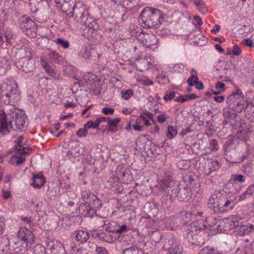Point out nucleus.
Here are the masks:
<instances>
[{"label":"nucleus","mask_w":254,"mask_h":254,"mask_svg":"<svg viewBox=\"0 0 254 254\" xmlns=\"http://www.w3.org/2000/svg\"><path fill=\"white\" fill-rule=\"evenodd\" d=\"M11 115L12 119L9 124L5 113L3 110H0V132L3 135L9 132V127L15 130H21L25 127L26 118L25 114L20 111H13Z\"/></svg>","instance_id":"f257e3e1"},{"label":"nucleus","mask_w":254,"mask_h":254,"mask_svg":"<svg viewBox=\"0 0 254 254\" xmlns=\"http://www.w3.org/2000/svg\"><path fill=\"white\" fill-rule=\"evenodd\" d=\"M139 18L144 28H157L163 22L164 15L159 9L147 7L140 13Z\"/></svg>","instance_id":"f03ea898"},{"label":"nucleus","mask_w":254,"mask_h":254,"mask_svg":"<svg viewBox=\"0 0 254 254\" xmlns=\"http://www.w3.org/2000/svg\"><path fill=\"white\" fill-rule=\"evenodd\" d=\"M72 10L71 16H73V13H75L76 20L82 24V35L88 39L94 37L99 28V24L96 21L92 20L91 18L86 17L84 12L87 13V11H77L74 6L72 8Z\"/></svg>","instance_id":"7ed1b4c3"},{"label":"nucleus","mask_w":254,"mask_h":254,"mask_svg":"<svg viewBox=\"0 0 254 254\" xmlns=\"http://www.w3.org/2000/svg\"><path fill=\"white\" fill-rule=\"evenodd\" d=\"M226 104L228 109L238 113L242 112L246 107V101L242 92L240 89L233 92L227 97Z\"/></svg>","instance_id":"20e7f679"},{"label":"nucleus","mask_w":254,"mask_h":254,"mask_svg":"<svg viewBox=\"0 0 254 254\" xmlns=\"http://www.w3.org/2000/svg\"><path fill=\"white\" fill-rule=\"evenodd\" d=\"M186 185L181 183L178 185L179 187V190L178 191V196L177 197L180 201H187L189 200L191 195V188L193 185L195 183L191 179L190 176H186L184 178Z\"/></svg>","instance_id":"39448f33"},{"label":"nucleus","mask_w":254,"mask_h":254,"mask_svg":"<svg viewBox=\"0 0 254 254\" xmlns=\"http://www.w3.org/2000/svg\"><path fill=\"white\" fill-rule=\"evenodd\" d=\"M20 28L27 36L33 38L36 35L37 26L35 22L26 15L20 17L18 20Z\"/></svg>","instance_id":"423d86ee"},{"label":"nucleus","mask_w":254,"mask_h":254,"mask_svg":"<svg viewBox=\"0 0 254 254\" xmlns=\"http://www.w3.org/2000/svg\"><path fill=\"white\" fill-rule=\"evenodd\" d=\"M224 195L219 191H215L209 197L207 206L211 211L214 213H219L220 204L222 200H223Z\"/></svg>","instance_id":"0eeeda50"},{"label":"nucleus","mask_w":254,"mask_h":254,"mask_svg":"<svg viewBox=\"0 0 254 254\" xmlns=\"http://www.w3.org/2000/svg\"><path fill=\"white\" fill-rule=\"evenodd\" d=\"M238 202L237 195L235 194L228 195L226 198L224 196L223 200H222L220 204L219 213H223L232 210Z\"/></svg>","instance_id":"6e6552de"},{"label":"nucleus","mask_w":254,"mask_h":254,"mask_svg":"<svg viewBox=\"0 0 254 254\" xmlns=\"http://www.w3.org/2000/svg\"><path fill=\"white\" fill-rule=\"evenodd\" d=\"M116 174L118 180L122 183L127 184L132 180L130 170L125 165H119L116 169Z\"/></svg>","instance_id":"1a4fd4ad"},{"label":"nucleus","mask_w":254,"mask_h":254,"mask_svg":"<svg viewBox=\"0 0 254 254\" xmlns=\"http://www.w3.org/2000/svg\"><path fill=\"white\" fill-rule=\"evenodd\" d=\"M16 67L25 72H32L35 68L34 61L28 58H22L15 64Z\"/></svg>","instance_id":"9d476101"},{"label":"nucleus","mask_w":254,"mask_h":254,"mask_svg":"<svg viewBox=\"0 0 254 254\" xmlns=\"http://www.w3.org/2000/svg\"><path fill=\"white\" fill-rule=\"evenodd\" d=\"M194 228L190 225L185 231L184 236L189 243L194 245H199L200 244V242L199 241V239H200V237L198 235V232L195 230Z\"/></svg>","instance_id":"9b49d317"},{"label":"nucleus","mask_w":254,"mask_h":254,"mask_svg":"<svg viewBox=\"0 0 254 254\" xmlns=\"http://www.w3.org/2000/svg\"><path fill=\"white\" fill-rule=\"evenodd\" d=\"M17 236L18 238L25 243L26 248L28 247V244L35 242V237L33 233L25 227H21L19 229Z\"/></svg>","instance_id":"f8f14e48"},{"label":"nucleus","mask_w":254,"mask_h":254,"mask_svg":"<svg viewBox=\"0 0 254 254\" xmlns=\"http://www.w3.org/2000/svg\"><path fill=\"white\" fill-rule=\"evenodd\" d=\"M140 42L146 47L151 48L158 43L157 37L152 34L142 33L138 36Z\"/></svg>","instance_id":"ddd939ff"},{"label":"nucleus","mask_w":254,"mask_h":254,"mask_svg":"<svg viewBox=\"0 0 254 254\" xmlns=\"http://www.w3.org/2000/svg\"><path fill=\"white\" fill-rule=\"evenodd\" d=\"M17 92L18 86L16 83L15 81L11 80L5 92L3 93V94L1 95V97L2 99H4V97H5L7 99H4V102L7 104H9L10 103V99L16 94Z\"/></svg>","instance_id":"4468645a"},{"label":"nucleus","mask_w":254,"mask_h":254,"mask_svg":"<svg viewBox=\"0 0 254 254\" xmlns=\"http://www.w3.org/2000/svg\"><path fill=\"white\" fill-rule=\"evenodd\" d=\"M47 246L52 254H65L64 248L60 242L49 241L47 242Z\"/></svg>","instance_id":"2eb2a0df"},{"label":"nucleus","mask_w":254,"mask_h":254,"mask_svg":"<svg viewBox=\"0 0 254 254\" xmlns=\"http://www.w3.org/2000/svg\"><path fill=\"white\" fill-rule=\"evenodd\" d=\"M209 221V229L221 232L223 230L226 231V223L223 220L212 218Z\"/></svg>","instance_id":"dca6fc26"},{"label":"nucleus","mask_w":254,"mask_h":254,"mask_svg":"<svg viewBox=\"0 0 254 254\" xmlns=\"http://www.w3.org/2000/svg\"><path fill=\"white\" fill-rule=\"evenodd\" d=\"M242 222L240 217L237 215H231L226 220V228L229 227V229H235L236 231Z\"/></svg>","instance_id":"f3484780"},{"label":"nucleus","mask_w":254,"mask_h":254,"mask_svg":"<svg viewBox=\"0 0 254 254\" xmlns=\"http://www.w3.org/2000/svg\"><path fill=\"white\" fill-rule=\"evenodd\" d=\"M254 228V225L246 222H242L235 231L238 235L244 236L249 234Z\"/></svg>","instance_id":"a211bd4d"},{"label":"nucleus","mask_w":254,"mask_h":254,"mask_svg":"<svg viewBox=\"0 0 254 254\" xmlns=\"http://www.w3.org/2000/svg\"><path fill=\"white\" fill-rule=\"evenodd\" d=\"M40 64L42 67L45 70V71L49 73V74L52 76L55 79H59L60 77L59 74L57 72L55 71L53 68L51 67L50 64H49L45 58L42 57H41Z\"/></svg>","instance_id":"6ab92c4d"},{"label":"nucleus","mask_w":254,"mask_h":254,"mask_svg":"<svg viewBox=\"0 0 254 254\" xmlns=\"http://www.w3.org/2000/svg\"><path fill=\"white\" fill-rule=\"evenodd\" d=\"M211 218H207L205 221L203 219H199L196 221L191 223L190 226L194 227L195 230L198 232L206 229H209V221H210Z\"/></svg>","instance_id":"aec40b11"},{"label":"nucleus","mask_w":254,"mask_h":254,"mask_svg":"<svg viewBox=\"0 0 254 254\" xmlns=\"http://www.w3.org/2000/svg\"><path fill=\"white\" fill-rule=\"evenodd\" d=\"M96 196V195L93 192L86 189L84 190H82L81 192V198L83 203H86L87 205L91 204L92 201H93V199L95 200Z\"/></svg>","instance_id":"412c9836"},{"label":"nucleus","mask_w":254,"mask_h":254,"mask_svg":"<svg viewBox=\"0 0 254 254\" xmlns=\"http://www.w3.org/2000/svg\"><path fill=\"white\" fill-rule=\"evenodd\" d=\"M170 246L168 254H182V247L178 244L177 241L173 238L170 239L168 242Z\"/></svg>","instance_id":"4be33fe9"},{"label":"nucleus","mask_w":254,"mask_h":254,"mask_svg":"<svg viewBox=\"0 0 254 254\" xmlns=\"http://www.w3.org/2000/svg\"><path fill=\"white\" fill-rule=\"evenodd\" d=\"M96 236L99 240L108 243H113L116 240L114 234L110 232L98 233L96 234Z\"/></svg>","instance_id":"5701e85b"},{"label":"nucleus","mask_w":254,"mask_h":254,"mask_svg":"<svg viewBox=\"0 0 254 254\" xmlns=\"http://www.w3.org/2000/svg\"><path fill=\"white\" fill-rule=\"evenodd\" d=\"M45 183V179L42 175L33 174L31 185L34 188H40Z\"/></svg>","instance_id":"b1692460"},{"label":"nucleus","mask_w":254,"mask_h":254,"mask_svg":"<svg viewBox=\"0 0 254 254\" xmlns=\"http://www.w3.org/2000/svg\"><path fill=\"white\" fill-rule=\"evenodd\" d=\"M79 213L83 216H92L95 213L93 212L91 207L86 203H82L78 207Z\"/></svg>","instance_id":"393cba45"},{"label":"nucleus","mask_w":254,"mask_h":254,"mask_svg":"<svg viewBox=\"0 0 254 254\" xmlns=\"http://www.w3.org/2000/svg\"><path fill=\"white\" fill-rule=\"evenodd\" d=\"M75 238L76 241L84 243L89 239V233L85 230H78L74 232Z\"/></svg>","instance_id":"a878e982"},{"label":"nucleus","mask_w":254,"mask_h":254,"mask_svg":"<svg viewBox=\"0 0 254 254\" xmlns=\"http://www.w3.org/2000/svg\"><path fill=\"white\" fill-rule=\"evenodd\" d=\"M165 190V193L167 195L170 196V198L177 197L178 196V191L179 190V187L178 185L175 186H168L166 189L163 188Z\"/></svg>","instance_id":"bb28decb"},{"label":"nucleus","mask_w":254,"mask_h":254,"mask_svg":"<svg viewBox=\"0 0 254 254\" xmlns=\"http://www.w3.org/2000/svg\"><path fill=\"white\" fill-rule=\"evenodd\" d=\"M136 69L143 71L148 68V62L144 58H138L135 61Z\"/></svg>","instance_id":"cd10ccee"},{"label":"nucleus","mask_w":254,"mask_h":254,"mask_svg":"<svg viewBox=\"0 0 254 254\" xmlns=\"http://www.w3.org/2000/svg\"><path fill=\"white\" fill-rule=\"evenodd\" d=\"M250 28L246 24H238V22L235 25V27L233 28V31L238 32L239 34H244L248 32H250Z\"/></svg>","instance_id":"c85d7f7f"},{"label":"nucleus","mask_w":254,"mask_h":254,"mask_svg":"<svg viewBox=\"0 0 254 254\" xmlns=\"http://www.w3.org/2000/svg\"><path fill=\"white\" fill-rule=\"evenodd\" d=\"M192 218V213L190 212L183 211L181 212L179 216V219L181 223L186 224L189 222Z\"/></svg>","instance_id":"c756f323"},{"label":"nucleus","mask_w":254,"mask_h":254,"mask_svg":"<svg viewBox=\"0 0 254 254\" xmlns=\"http://www.w3.org/2000/svg\"><path fill=\"white\" fill-rule=\"evenodd\" d=\"M243 172L246 175L250 178L254 177V164L251 163H247L244 166Z\"/></svg>","instance_id":"7c9ffc66"},{"label":"nucleus","mask_w":254,"mask_h":254,"mask_svg":"<svg viewBox=\"0 0 254 254\" xmlns=\"http://www.w3.org/2000/svg\"><path fill=\"white\" fill-rule=\"evenodd\" d=\"M23 139V136H20L17 139V145L14 146V149L19 154H26L27 152V148L22 146L20 143Z\"/></svg>","instance_id":"2f4dec72"},{"label":"nucleus","mask_w":254,"mask_h":254,"mask_svg":"<svg viewBox=\"0 0 254 254\" xmlns=\"http://www.w3.org/2000/svg\"><path fill=\"white\" fill-rule=\"evenodd\" d=\"M89 205L90 206V207H91V209L95 213L101 207L102 203L101 200H100V199L96 196L95 197V200L93 199V201H92L91 204H90Z\"/></svg>","instance_id":"473e14b6"},{"label":"nucleus","mask_w":254,"mask_h":254,"mask_svg":"<svg viewBox=\"0 0 254 254\" xmlns=\"http://www.w3.org/2000/svg\"><path fill=\"white\" fill-rule=\"evenodd\" d=\"M91 49V48H87L86 46L82 47L79 54V56L86 61L88 60H90Z\"/></svg>","instance_id":"72a5a7b5"},{"label":"nucleus","mask_w":254,"mask_h":254,"mask_svg":"<svg viewBox=\"0 0 254 254\" xmlns=\"http://www.w3.org/2000/svg\"><path fill=\"white\" fill-rule=\"evenodd\" d=\"M253 189H254V185L250 186L246 191L239 196V199L238 200V202L246 199L247 197H250L253 193L252 190Z\"/></svg>","instance_id":"f704fd0d"},{"label":"nucleus","mask_w":254,"mask_h":254,"mask_svg":"<svg viewBox=\"0 0 254 254\" xmlns=\"http://www.w3.org/2000/svg\"><path fill=\"white\" fill-rule=\"evenodd\" d=\"M143 254V251L132 246L124 250L122 254Z\"/></svg>","instance_id":"c9c22d12"},{"label":"nucleus","mask_w":254,"mask_h":254,"mask_svg":"<svg viewBox=\"0 0 254 254\" xmlns=\"http://www.w3.org/2000/svg\"><path fill=\"white\" fill-rule=\"evenodd\" d=\"M49 58L51 61L57 64H59L63 60V58L62 56L54 51L50 53Z\"/></svg>","instance_id":"e433bc0d"},{"label":"nucleus","mask_w":254,"mask_h":254,"mask_svg":"<svg viewBox=\"0 0 254 254\" xmlns=\"http://www.w3.org/2000/svg\"><path fill=\"white\" fill-rule=\"evenodd\" d=\"M101 54L99 53L97 48H93L90 49V60L96 61L100 59Z\"/></svg>","instance_id":"4c0bfd02"},{"label":"nucleus","mask_w":254,"mask_h":254,"mask_svg":"<svg viewBox=\"0 0 254 254\" xmlns=\"http://www.w3.org/2000/svg\"><path fill=\"white\" fill-rule=\"evenodd\" d=\"M55 42L61 47H63L64 49H67L69 46V42L65 40L63 38H58L56 40H55Z\"/></svg>","instance_id":"58836bf2"},{"label":"nucleus","mask_w":254,"mask_h":254,"mask_svg":"<svg viewBox=\"0 0 254 254\" xmlns=\"http://www.w3.org/2000/svg\"><path fill=\"white\" fill-rule=\"evenodd\" d=\"M177 130L173 126H169L168 127L167 137L170 139L173 138L177 134Z\"/></svg>","instance_id":"ea45409f"},{"label":"nucleus","mask_w":254,"mask_h":254,"mask_svg":"<svg viewBox=\"0 0 254 254\" xmlns=\"http://www.w3.org/2000/svg\"><path fill=\"white\" fill-rule=\"evenodd\" d=\"M247 102L248 104H252L254 106V92L251 90L247 91L246 93Z\"/></svg>","instance_id":"a19ab883"},{"label":"nucleus","mask_w":254,"mask_h":254,"mask_svg":"<svg viewBox=\"0 0 254 254\" xmlns=\"http://www.w3.org/2000/svg\"><path fill=\"white\" fill-rule=\"evenodd\" d=\"M35 254H46L45 248L41 244H37L34 248Z\"/></svg>","instance_id":"79ce46f5"},{"label":"nucleus","mask_w":254,"mask_h":254,"mask_svg":"<svg viewBox=\"0 0 254 254\" xmlns=\"http://www.w3.org/2000/svg\"><path fill=\"white\" fill-rule=\"evenodd\" d=\"M199 254H222L218 251L213 249H208L207 248L202 249Z\"/></svg>","instance_id":"37998d69"},{"label":"nucleus","mask_w":254,"mask_h":254,"mask_svg":"<svg viewBox=\"0 0 254 254\" xmlns=\"http://www.w3.org/2000/svg\"><path fill=\"white\" fill-rule=\"evenodd\" d=\"M98 247L93 242H88L86 246V250L88 252V253H90L91 254H94L95 251L97 250V249Z\"/></svg>","instance_id":"c03bdc74"},{"label":"nucleus","mask_w":254,"mask_h":254,"mask_svg":"<svg viewBox=\"0 0 254 254\" xmlns=\"http://www.w3.org/2000/svg\"><path fill=\"white\" fill-rule=\"evenodd\" d=\"M142 122H143V124L145 126H150L151 125V123L143 114H141L136 120V123L138 124H141Z\"/></svg>","instance_id":"a18cd8bd"},{"label":"nucleus","mask_w":254,"mask_h":254,"mask_svg":"<svg viewBox=\"0 0 254 254\" xmlns=\"http://www.w3.org/2000/svg\"><path fill=\"white\" fill-rule=\"evenodd\" d=\"M241 53L242 50L240 47L237 45H235L233 47L231 52H229L227 53V55H231L232 54L233 56H239L241 55Z\"/></svg>","instance_id":"49530a36"},{"label":"nucleus","mask_w":254,"mask_h":254,"mask_svg":"<svg viewBox=\"0 0 254 254\" xmlns=\"http://www.w3.org/2000/svg\"><path fill=\"white\" fill-rule=\"evenodd\" d=\"M74 70L75 69L73 66L70 65H67L64 67V72L66 75L72 77L74 74Z\"/></svg>","instance_id":"de8ad7c7"},{"label":"nucleus","mask_w":254,"mask_h":254,"mask_svg":"<svg viewBox=\"0 0 254 254\" xmlns=\"http://www.w3.org/2000/svg\"><path fill=\"white\" fill-rule=\"evenodd\" d=\"M231 179L234 182L243 183L245 181V177L241 174H235L231 176Z\"/></svg>","instance_id":"09e8293b"},{"label":"nucleus","mask_w":254,"mask_h":254,"mask_svg":"<svg viewBox=\"0 0 254 254\" xmlns=\"http://www.w3.org/2000/svg\"><path fill=\"white\" fill-rule=\"evenodd\" d=\"M133 94V91L131 89L127 90L125 92L123 91L122 92V97L125 100H128Z\"/></svg>","instance_id":"8fccbe9b"},{"label":"nucleus","mask_w":254,"mask_h":254,"mask_svg":"<svg viewBox=\"0 0 254 254\" xmlns=\"http://www.w3.org/2000/svg\"><path fill=\"white\" fill-rule=\"evenodd\" d=\"M169 118V116L167 115L166 113L161 112L160 115L157 116V121L160 123L162 124L167 119Z\"/></svg>","instance_id":"3c124183"},{"label":"nucleus","mask_w":254,"mask_h":254,"mask_svg":"<svg viewBox=\"0 0 254 254\" xmlns=\"http://www.w3.org/2000/svg\"><path fill=\"white\" fill-rule=\"evenodd\" d=\"M197 80H198V78L196 76L192 75L189 78L187 82L189 86H192L197 83Z\"/></svg>","instance_id":"603ef678"},{"label":"nucleus","mask_w":254,"mask_h":254,"mask_svg":"<svg viewBox=\"0 0 254 254\" xmlns=\"http://www.w3.org/2000/svg\"><path fill=\"white\" fill-rule=\"evenodd\" d=\"M121 121V119L119 118H117L114 119H111L110 118L108 120V125L109 127H116L118 123Z\"/></svg>","instance_id":"864d4df0"},{"label":"nucleus","mask_w":254,"mask_h":254,"mask_svg":"<svg viewBox=\"0 0 254 254\" xmlns=\"http://www.w3.org/2000/svg\"><path fill=\"white\" fill-rule=\"evenodd\" d=\"M11 82V80H6V81H3L2 82V83L0 84V89L1 92H3V93L5 92V91L7 90V88L8 87V86L10 84V83Z\"/></svg>","instance_id":"5fc2aeb1"},{"label":"nucleus","mask_w":254,"mask_h":254,"mask_svg":"<svg viewBox=\"0 0 254 254\" xmlns=\"http://www.w3.org/2000/svg\"><path fill=\"white\" fill-rule=\"evenodd\" d=\"M175 95L176 93L174 91L167 92L164 97V99L166 101H170L175 97Z\"/></svg>","instance_id":"6e6d98bb"},{"label":"nucleus","mask_w":254,"mask_h":254,"mask_svg":"<svg viewBox=\"0 0 254 254\" xmlns=\"http://www.w3.org/2000/svg\"><path fill=\"white\" fill-rule=\"evenodd\" d=\"M168 78L165 75L159 74L157 76V81L159 83L164 84L168 82Z\"/></svg>","instance_id":"4d7b16f0"},{"label":"nucleus","mask_w":254,"mask_h":254,"mask_svg":"<svg viewBox=\"0 0 254 254\" xmlns=\"http://www.w3.org/2000/svg\"><path fill=\"white\" fill-rule=\"evenodd\" d=\"M210 148L212 150H216L218 148V145L216 139H212L210 140Z\"/></svg>","instance_id":"13d9d810"},{"label":"nucleus","mask_w":254,"mask_h":254,"mask_svg":"<svg viewBox=\"0 0 254 254\" xmlns=\"http://www.w3.org/2000/svg\"><path fill=\"white\" fill-rule=\"evenodd\" d=\"M108 254V252L105 248L98 247L97 250L95 251L94 254Z\"/></svg>","instance_id":"bf43d9fd"},{"label":"nucleus","mask_w":254,"mask_h":254,"mask_svg":"<svg viewBox=\"0 0 254 254\" xmlns=\"http://www.w3.org/2000/svg\"><path fill=\"white\" fill-rule=\"evenodd\" d=\"M215 87L216 89H220V91H221V92L224 91L226 90L225 84L222 82H220V81L217 82L216 83Z\"/></svg>","instance_id":"052dcab7"},{"label":"nucleus","mask_w":254,"mask_h":254,"mask_svg":"<svg viewBox=\"0 0 254 254\" xmlns=\"http://www.w3.org/2000/svg\"><path fill=\"white\" fill-rule=\"evenodd\" d=\"M102 112L105 115H113L114 113V109L111 108L104 107L102 109Z\"/></svg>","instance_id":"680f3d73"},{"label":"nucleus","mask_w":254,"mask_h":254,"mask_svg":"<svg viewBox=\"0 0 254 254\" xmlns=\"http://www.w3.org/2000/svg\"><path fill=\"white\" fill-rule=\"evenodd\" d=\"M5 218L3 217H0V234H2L3 233L2 231L5 228Z\"/></svg>","instance_id":"e2e57ef3"},{"label":"nucleus","mask_w":254,"mask_h":254,"mask_svg":"<svg viewBox=\"0 0 254 254\" xmlns=\"http://www.w3.org/2000/svg\"><path fill=\"white\" fill-rule=\"evenodd\" d=\"M94 75L92 73H88L87 75L84 76V79L85 82L88 83L94 80Z\"/></svg>","instance_id":"0e129e2a"},{"label":"nucleus","mask_w":254,"mask_h":254,"mask_svg":"<svg viewBox=\"0 0 254 254\" xmlns=\"http://www.w3.org/2000/svg\"><path fill=\"white\" fill-rule=\"evenodd\" d=\"M127 229V227L126 225L124 224L119 227L118 229L115 230V233L121 234V233L126 232Z\"/></svg>","instance_id":"69168bd1"},{"label":"nucleus","mask_w":254,"mask_h":254,"mask_svg":"<svg viewBox=\"0 0 254 254\" xmlns=\"http://www.w3.org/2000/svg\"><path fill=\"white\" fill-rule=\"evenodd\" d=\"M103 222H104L105 225H107L105 227V228H104L105 232H110L111 233H113L114 234L115 233V230L114 229H112V228L110 226H109V225H110L109 222L107 223V221H105V220H103Z\"/></svg>","instance_id":"338daca9"},{"label":"nucleus","mask_w":254,"mask_h":254,"mask_svg":"<svg viewBox=\"0 0 254 254\" xmlns=\"http://www.w3.org/2000/svg\"><path fill=\"white\" fill-rule=\"evenodd\" d=\"M175 100L180 103H183L188 101L186 95H180L179 96L177 97Z\"/></svg>","instance_id":"774afa93"}]
</instances>
